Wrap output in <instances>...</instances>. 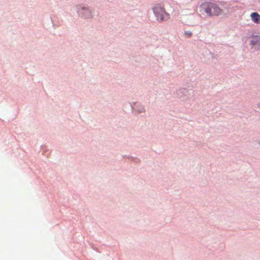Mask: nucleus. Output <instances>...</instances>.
<instances>
[{
  "label": "nucleus",
  "mask_w": 260,
  "mask_h": 260,
  "mask_svg": "<svg viewBox=\"0 0 260 260\" xmlns=\"http://www.w3.org/2000/svg\"><path fill=\"white\" fill-rule=\"evenodd\" d=\"M202 9L210 16H217L221 14L222 10L214 3L206 2L201 6Z\"/></svg>",
  "instance_id": "nucleus-1"
},
{
  "label": "nucleus",
  "mask_w": 260,
  "mask_h": 260,
  "mask_svg": "<svg viewBox=\"0 0 260 260\" xmlns=\"http://www.w3.org/2000/svg\"><path fill=\"white\" fill-rule=\"evenodd\" d=\"M153 11L158 21L161 22L169 19V14L167 13L164 7L160 4L156 5L153 8Z\"/></svg>",
  "instance_id": "nucleus-2"
},
{
  "label": "nucleus",
  "mask_w": 260,
  "mask_h": 260,
  "mask_svg": "<svg viewBox=\"0 0 260 260\" xmlns=\"http://www.w3.org/2000/svg\"><path fill=\"white\" fill-rule=\"evenodd\" d=\"M251 17L252 20L256 23H260V15L256 12L251 13Z\"/></svg>",
  "instance_id": "nucleus-3"
},
{
  "label": "nucleus",
  "mask_w": 260,
  "mask_h": 260,
  "mask_svg": "<svg viewBox=\"0 0 260 260\" xmlns=\"http://www.w3.org/2000/svg\"><path fill=\"white\" fill-rule=\"evenodd\" d=\"M139 112H143L144 111V108L142 107L140 109L138 110Z\"/></svg>",
  "instance_id": "nucleus-4"
},
{
  "label": "nucleus",
  "mask_w": 260,
  "mask_h": 260,
  "mask_svg": "<svg viewBox=\"0 0 260 260\" xmlns=\"http://www.w3.org/2000/svg\"><path fill=\"white\" fill-rule=\"evenodd\" d=\"M186 34L188 35V36L190 37L192 35V33L191 32H186Z\"/></svg>",
  "instance_id": "nucleus-5"
},
{
  "label": "nucleus",
  "mask_w": 260,
  "mask_h": 260,
  "mask_svg": "<svg viewBox=\"0 0 260 260\" xmlns=\"http://www.w3.org/2000/svg\"><path fill=\"white\" fill-rule=\"evenodd\" d=\"M85 13L90 14V12H89L88 10H85Z\"/></svg>",
  "instance_id": "nucleus-6"
},
{
  "label": "nucleus",
  "mask_w": 260,
  "mask_h": 260,
  "mask_svg": "<svg viewBox=\"0 0 260 260\" xmlns=\"http://www.w3.org/2000/svg\"><path fill=\"white\" fill-rule=\"evenodd\" d=\"M86 18H89L90 17V15L89 16H85Z\"/></svg>",
  "instance_id": "nucleus-7"
},
{
  "label": "nucleus",
  "mask_w": 260,
  "mask_h": 260,
  "mask_svg": "<svg viewBox=\"0 0 260 260\" xmlns=\"http://www.w3.org/2000/svg\"><path fill=\"white\" fill-rule=\"evenodd\" d=\"M258 106L260 108V103L258 104Z\"/></svg>",
  "instance_id": "nucleus-8"
}]
</instances>
